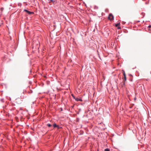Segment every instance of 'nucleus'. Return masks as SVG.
<instances>
[{
    "instance_id": "nucleus-1",
    "label": "nucleus",
    "mask_w": 151,
    "mask_h": 151,
    "mask_svg": "<svg viewBox=\"0 0 151 151\" xmlns=\"http://www.w3.org/2000/svg\"><path fill=\"white\" fill-rule=\"evenodd\" d=\"M108 19H109L110 20H112L114 19V16L113 15L111 14H109Z\"/></svg>"
},
{
    "instance_id": "nucleus-2",
    "label": "nucleus",
    "mask_w": 151,
    "mask_h": 151,
    "mask_svg": "<svg viewBox=\"0 0 151 151\" xmlns=\"http://www.w3.org/2000/svg\"><path fill=\"white\" fill-rule=\"evenodd\" d=\"M24 12H27L29 14H34V13L33 12L29 11L26 9H24Z\"/></svg>"
},
{
    "instance_id": "nucleus-3",
    "label": "nucleus",
    "mask_w": 151,
    "mask_h": 151,
    "mask_svg": "<svg viewBox=\"0 0 151 151\" xmlns=\"http://www.w3.org/2000/svg\"><path fill=\"white\" fill-rule=\"evenodd\" d=\"M75 100H76V101H82V99L80 98L79 99L78 98H77V97H76L75 99Z\"/></svg>"
},
{
    "instance_id": "nucleus-4",
    "label": "nucleus",
    "mask_w": 151,
    "mask_h": 151,
    "mask_svg": "<svg viewBox=\"0 0 151 151\" xmlns=\"http://www.w3.org/2000/svg\"><path fill=\"white\" fill-rule=\"evenodd\" d=\"M58 125H57V124L55 123H54L53 125V126L54 128H56V127L57 128L58 127Z\"/></svg>"
},
{
    "instance_id": "nucleus-5",
    "label": "nucleus",
    "mask_w": 151,
    "mask_h": 151,
    "mask_svg": "<svg viewBox=\"0 0 151 151\" xmlns=\"http://www.w3.org/2000/svg\"><path fill=\"white\" fill-rule=\"evenodd\" d=\"M120 23L119 22L118 23H117L116 24H115V26L116 27H117L119 25Z\"/></svg>"
},
{
    "instance_id": "nucleus-6",
    "label": "nucleus",
    "mask_w": 151,
    "mask_h": 151,
    "mask_svg": "<svg viewBox=\"0 0 151 151\" xmlns=\"http://www.w3.org/2000/svg\"><path fill=\"white\" fill-rule=\"evenodd\" d=\"M47 125L48 127H51V125L50 124H49H49H47Z\"/></svg>"
},
{
    "instance_id": "nucleus-7",
    "label": "nucleus",
    "mask_w": 151,
    "mask_h": 151,
    "mask_svg": "<svg viewBox=\"0 0 151 151\" xmlns=\"http://www.w3.org/2000/svg\"><path fill=\"white\" fill-rule=\"evenodd\" d=\"M105 151H110V150L108 148H106L105 149Z\"/></svg>"
},
{
    "instance_id": "nucleus-8",
    "label": "nucleus",
    "mask_w": 151,
    "mask_h": 151,
    "mask_svg": "<svg viewBox=\"0 0 151 151\" xmlns=\"http://www.w3.org/2000/svg\"><path fill=\"white\" fill-rule=\"evenodd\" d=\"M94 9H98V7L97 6H95L94 7Z\"/></svg>"
},
{
    "instance_id": "nucleus-9",
    "label": "nucleus",
    "mask_w": 151,
    "mask_h": 151,
    "mask_svg": "<svg viewBox=\"0 0 151 151\" xmlns=\"http://www.w3.org/2000/svg\"><path fill=\"white\" fill-rule=\"evenodd\" d=\"M58 129H59L60 128H62V127H60L59 125H58L57 127Z\"/></svg>"
},
{
    "instance_id": "nucleus-10",
    "label": "nucleus",
    "mask_w": 151,
    "mask_h": 151,
    "mask_svg": "<svg viewBox=\"0 0 151 151\" xmlns=\"http://www.w3.org/2000/svg\"><path fill=\"white\" fill-rule=\"evenodd\" d=\"M1 102H4V99H1Z\"/></svg>"
},
{
    "instance_id": "nucleus-11",
    "label": "nucleus",
    "mask_w": 151,
    "mask_h": 151,
    "mask_svg": "<svg viewBox=\"0 0 151 151\" xmlns=\"http://www.w3.org/2000/svg\"><path fill=\"white\" fill-rule=\"evenodd\" d=\"M72 96L73 97V98L75 99L76 98L75 97V96H74L73 94H72Z\"/></svg>"
},
{
    "instance_id": "nucleus-12",
    "label": "nucleus",
    "mask_w": 151,
    "mask_h": 151,
    "mask_svg": "<svg viewBox=\"0 0 151 151\" xmlns=\"http://www.w3.org/2000/svg\"><path fill=\"white\" fill-rule=\"evenodd\" d=\"M124 78L125 81H126V76H124Z\"/></svg>"
},
{
    "instance_id": "nucleus-13",
    "label": "nucleus",
    "mask_w": 151,
    "mask_h": 151,
    "mask_svg": "<svg viewBox=\"0 0 151 151\" xmlns=\"http://www.w3.org/2000/svg\"><path fill=\"white\" fill-rule=\"evenodd\" d=\"M50 0L51 2H55V1L54 0Z\"/></svg>"
},
{
    "instance_id": "nucleus-14",
    "label": "nucleus",
    "mask_w": 151,
    "mask_h": 151,
    "mask_svg": "<svg viewBox=\"0 0 151 151\" xmlns=\"http://www.w3.org/2000/svg\"><path fill=\"white\" fill-rule=\"evenodd\" d=\"M136 97H134V100H136Z\"/></svg>"
},
{
    "instance_id": "nucleus-15",
    "label": "nucleus",
    "mask_w": 151,
    "mask_h": 151,
    "mask_svg": "<svg viewBox=\"0 0 151 151\" xmlns=\"http://www.w3.org/2000/svg\"><path fill=\"white\" fill-rule=\"evenodd\" d=\"M123 75H124V76H126L125 75V72H124V73H123Z\"/></svg>"
},
{
    "instance_id": "nucleus-16",
    "label": "nucleus",
    "mask_w": 151,
    "mask_h": 151,
    "mask_svg": "<svg viewBox=\"0 0 151 151\" xmlns=\"http://www.w3.org/2000/svg\"><path fill=\"white\" fill-rule=\"evenodd\" d=\"M118 28L119 29H121V28L120 27H118Z\"/></svg>"
},
{
    "instance_id": "nucleus-17",
    "label": "nucleus",
    "mask_w": 151,
    "mask_h": 151,
    "mask_svg": "<svg viewBox=\"0 0 151 151\" xmlns=\"http://www.w3.org/2000/svg\"><path fill=\"white\" fill-rule=\"evenodd\" d=\"M149 28H151V25H150L148 26Z\"/></svg>"
},
{
    "instance_id": "nucleus-18",
    "label": "nucleus",
    "mask_w": 151,
    "mask_h": 151,
    "mask_svg": "<svg viewBox=\"0 0 151 151\" xmlns=\"http://www.w3.org/2000/svg\"><path fill=\"white\" fill-rule=\"evenodd\" d=\"M148 4V3H147V2H146L145 3V4Z\"/></svg>"
},
{
    "instance_id": "nucleus-19",
    "label": "nucleus",
    "mask_w": 151,
    "mask_h": 151,
    "mask_svg": "<svg viewBox=\"0 0 151 151\" xmlns=\"http://www.w3.org/2000/svg\"><path fill=\"white\" fill-rule=\"evenodd\" d=\"M61 110L62 111V109H61Z\"/></svg>"
}]
</instances>
